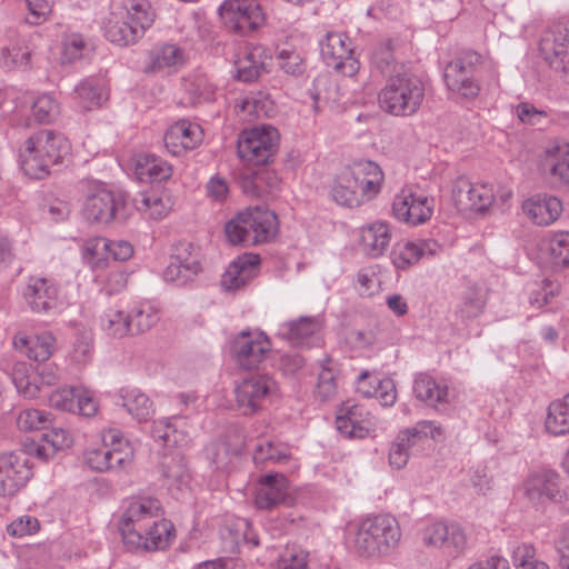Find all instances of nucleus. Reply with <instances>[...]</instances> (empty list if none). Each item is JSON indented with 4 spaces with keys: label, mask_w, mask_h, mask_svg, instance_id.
<instances>
[{
    "label": "nucleus",
    "mask_w": 569,
    "mask_h": 569,
    "mask_svg": "<svg viewBox=\"0 0 569 569\" xmlns=\"http://www.w3.org/2000/svg\"><path fill=\"white\" fill-rule=\"evenodd\" d=\"M70 143L60 132L40 130L29 137L20 149L23 172L33 179H42L69 154Z\"/></svg>",
    "instance_id": "1"
},
{
    "label": "nucleus",
    "mask_w": 569,
    "mask_h": 569,
    "mask_svg": "<svg viewBox=\"0 0 569 569\" xmlns=\"http://www.w3.org/2000/svg\"><path fill=\"white\" fill-rule=\"evenodd\" d=\"M278 218L264 206L249 207L226 223L224 233L232 244L256 246L272 240L278 233Z\"/></svg>",
    "instance_id": "2"
},
{
    "label": "nucleus",
    "mask_w": 569,
    "mask_h": 569,
    "mask_svg": "<svg viewBox=\"0 0 569 569\" xmlns=\"http://www.w3.org/2000/svg\"><path fill=\"white\" fill-rule=\"evenodd\" d=\"M401 538L396 518L379 515L361 521L355 537V550L362 557H380L392 552Z\"/></svg>",
    "instance_id": "3"
},
{
    "label": "nucleus",
    "mask_w": 569,
    "mask_h": 569,
    "mask_svg": "<svg viewBox=\"0 0 569 569\" xmlns=\"http://www.w3.org/2000/svg\"><path fill=\"white\" fill-rule=\"evenodd\" d=\"M123 10L112 12L104 26L107 39L119 46L136 43L154 20L147 0H124Z\"/></svg>",
    "instance_id": "4"
},
{
    "label": "nucleus",
    "mask_w": 569,
    "mask_h": 569,
    "mask_svg": "<svg viewBox=\"0 0 569 569\" xmlns=\"http://www.w3.org/2000/svg\"><path fill=\"white\" fill-rule=\"evenodd\" d=\"M423 98V82L409 71H398L380 91L379 103L382 110L392 116L407 117L418 111Z\"/></svg>",
    "instance_id": "5"
},
{
    "label": "nucleus",
    "mask_w": 569,
    "mask_h": 569,
    "mask_svg": "<svg viewBox=\"0 0 569 569\" xmlns=\"http://www.w3.org/2000/svg\"><path fill=\"white\" fill-rule=\"evenodd\" d=\"M482 62V56L477 51H460L445 68L443 77L448 89L465 98L477 97L481 89L477 72Z\"/></svg>",
    "instance_id": "6"
},
{
    "label": "nucleus",
    "mask_w": 569,
    "mask_h": 569,
    "mask_svg": "<svg viewBox=\"0 0 569 569\" xmlns=\"http://www.w3.org/2000/svg\"><path fill=\"white\" fill-rule=\"evenodd\" d=\"M279 133L268 126L244 131L238 141V154L248 163L260 166L269 163L278 151Z\"/></svg>",
    "instance_id": "7"
},
{
    "label": "nucleus",
    "mask_w": 569,
    "mask_h": 569,
    "mask_svg": "<svg viewBox=\"0 0 569 569\" xmlns=\"http://www.w3.org/2000/svg\"><path fill=\"white\" fill-rule=\"evenodd\" d=\"M160 503L152 498L132 501L122 513L118 528L128 549H137L141 543V532L153 517L158 516Z\"/></svg>",
    "instance_id": "8"
},
{
    "label": "nucleus",
    "mask_w": 569,
    "mask_h": 569,
    "mask_svg": "<svg viewBox=\"0 0 569 569\" xmlns=\"http://www.w3.org/2000/svg\"><path fill=\"white\" fill-rule=\"evenodd\" d=\"M224 26L246 36L264 23V14L254 0H224L219 9Z\"/></svg>",
    "instance_id": "9"
},
{
    "label": "nucleus",
    "mask_w": 569,
    "mask_h": 569,
    "mask_svg": "<svg viewBox=\"0 0 569 569\" xmlns=\"http://www.w3.org/2000/svg\"><path fill=\"white\" fill-rule=\"evenodd\" d=\"M443 437L441 426L433 421L421 420L412 428L398 433L389 451V463L396 469L403 468L409 459V450L419 445L422 440L431 438L439 440Z\"/></svg>",
    "instance_id": "10"
},
{
    "label": "nucleus",
    "mask_w": 569,
    "mask_h": 569,
    "mask_svg": "<svg viewBox=\"0 0 569 569\" xmlns=\"http://www.w3.org/2000/svg\"><path fill=\"white\" fill-rule=\"evenodd\" d=\"M539 48L548 64L569 82V22L549 29L541 38Z\"/></svg>",
    "instance_id": "11"
},
{
    "label": "nucleus",
    "mask_w": 569,
    "mask_h": 569,
    "mask_svg": "<svg viewBox=\"0 0 569 569\" xmlns=\"http://www.w3.org/2000/svg\"><path fill=\"white\" fill-rule=\"evenodd\" d=\"M350 40L345 33L328 32L320 43L321 57L328 67L347 77L355 76L359 68V61L352 57Z\"/></svg>",
    "instance_id": "12"
},
{
    "label": "nucleus",
    "mask_w": 569,
    "mask_h": 569,
    "mask_svg": "<svg viewBox=\"0 0 569 569\" xmlns=\"http://www.w3.org/2000/svg\"><path fill=\"white\" fill-rule=\"evenodd\" d=\"M523 495L536 508L561 502L566 496L560 487L559 475L551 470L531 473L523 482Z\"/></svg>",
    "instance_id": "13"
},
{
    "label": "nucleus",
    "mask_w": 569,
    "mask_h": 569,
    "mask_svg": "<svg viewBox=\"0 0 569 569\" xmlns=\"http://www.w3.org/2000/svg\"><path fill=\"white\" fill-rule=\"evenodd\" d=\"M452 199L461 212H485L493 202L495 194L489 184H473L469 179L459 177L452 186Z\"/></svg>",
    "instance_id": "14"
},
{
    "label": "nucleus",
    "mask_w": 569,
    "mask_h": 569,
    "mask_svg": "<svg viewBox=\"0 0 569 569\" xmlns=\"http://www.w3.org/2000/svg\"><path fill=\"white\" fill-rule=\"evenodd\" d=\"M124 209L123 193L102 189L87 198L83 211L90 221L110 223L113 220L123 219Z\"/></svg>",
    "instance_id": "15"
},
{
    "label": "nucleus",
    "mask_w": 569,
    "mask_h": 569,
    "mask_svg": "<svg viewBox=\"0 0 569 569\" xmlns=\"http://www.w3.org/2000/svg\"><path fill=\"white\" fill-rule=\"evenodd\" d=\"M269 350L270 341L262 332L241 331L231 345L233 359L246 370L258 368Z\"/></svg>",
    "instance_id": "16"
},
{
    "label": "nucleus",
    "mask_w": 569,
    "mask_h": 569,
    "mask_svg": "<svg viewBox=\"0 0 569 569\" xmlns=\"http://www.w3.org/2000/svg\"><path fill=\"white\" fill-rule=\"evenodd\" d=\"M274 385V381L268 376H253L244 379L234 389L238 409L246 416L257 413L272 392Z\"/></svg>",
    "instance_id": "17"
},
{
    "label": "nucleus",
    "mask_w": 569,
    "mask_h": 569,
    "mask_svg": "<svg viewBox=\"0 0 569 569\" xmlns=\"http://www.w3.org/2000/svg\"><path fill=\"white\" fill-rule=\"evenodd\" d=\"M433 212V199L402 190L392 202L393 216L408 224L417 226L428 221Z\"/></svg>",
    "instance_id": "18"
},
{
    "label": "nucleus",
    "mask_w": 569,
    "mask_h": 569,
    "mask_svg": "<svg viewBox=\"0 0 569 569\" xmlns=\"http://www.w3.org/2000/svg\"><path fill=\"white\" fill-rule=\"evenodd\" d=\"M31 477L32 469L26 453L0 456V496L14 495Z\"/></svg>",
    "instance_id": "19"
},
{
    "label": "nucleus",
    "mask_w": 569,
    "mask_h": 569,
    "mask_svg": "<svg viewBox=\"0 0 569 569\" xmlns=\"http://www.w3.org/2000/svg\"><path fill=\"white\" fill-rule=\"evenodd\" d=\"M337 430L349 439H363L375 430V422L362 407L346 401L337 411Z\"/></svg>",
    "instance_id": "20"
},
{
    "label": "nucleus",
    "mask_w": 569,
    "mask_h": 569,
    "mask_svg": "<svg viewBox=\"0 0 569 569\" xmlns=\"http://www.w3.org/2000/svg\"><path fill=\"white\" fill-rule=\"evenodd\" d=\"M343 171L351 178V182L355 183L357 190L361 191L366 201L379 193L383 181V172L376 162L358 160Z\"/></svg>",
    "instance_id": "21"
},
{
    "label": "nucleus",
    "mask_w": 569,
    "mask_h": 569,
    "mask_svg": "<svg viewBox=\"0 0 569 569\" xmlns=\"http://www.w3.org/2000/svg\"><path fill=\"white\" fill-rule=\"evenodd\" d=\"M254 503L261 510H271L279 505L291 506L292 498L288 495L287 478L281 473L261 477Z\"/></svg>",
    "instance_id": "22"
},
{
    "label": "nucleus",
    "mask_w": 569,
    "mask_h": 569,
    "mask_svg": "<svg viewBox=\"0 0 569 569\" xmlns=\"http://www.w3.org/2000/svg\"><path fill=\"white\" fill-rule=\"evenodd\" d=\"M202 140V130L198 124L179 120L163 136L164 147L173 156L194 149Z\"/></svg>",
    "instance_id": "23"
},
{
    "label": "nucleus",
    "mask_w": 569,
    "mask_h": 569,
    "mask_svg": "<svg viewBox=\"0 0 569 569\" xmlns=\"http://www.w3.org/2000/svg\"><path fill=\"white\" fill-rule=\"evenodd\" d=\"M422 539L426 545L448 549L453 555L462 552L466 546V536L461 528L443 522L426 528Z\"/></svg>",
    "instance_id": "24"
},
{
    "label": "nucleus",
    "mask_w": 569,
    "mask_h": 569,
    "mask_svg": "<svg viewBox=\"0 0 569 569\" xmlns=\"http://www.w3.org/2000/svg\"><path fill=\"white\" fill-rule=\"evenodd\" d=\"M260 263L258 254L244 253L232 261L221 278V287L232 291L244 287L256 277L257 267Z\"/></svg>",
    "instance_id": "25"
},
{
    "label": "nucleus",
    "mask_w": 569,
    "mask_h": 569,
    "mask_svg": "<svg viewBox=\"0 0 569 569\" xmlns=\"http://www.w3.org/2000/svg\"><path fill=\"white\" fill-rule=\"evenodd\" d=\"M280 182L277 172L264 167L244 174L241 179V188L248 197L268 200L274 197Z\"/></svg>",
    "instance_id": "26"
},
{
    "label": "nucleus",
    "mask_w": 569,
    "mask_h": 569,
    "mask_svg": "<svg viewBox=\"0 0 569 569\" xmlns=\"http://www.w3.org/2000/svg\"><path fill=\"white\" fill-rule=\"evenodd\" d=\"M321 328V320L317 317H300L297 320L280 326L278 337L297 347H310V340Z\"/></svg>",
    "instance_id": "27"
},
{
    "label": "nucleus",
    "mask_w": 569,
    "mask_h": 569,
    "mask_svg": "<svg viewBox=\"0 0 569 569\" xmlns=\"http://www.w3.org/2000/svg\"><path fill=\"white\" fill-rule=\"evenodd\" d=\"M264 59L261 47L244 48L234 61L237 79L243 82L256 81L266 71Z\"/></svg>",
    "instance_id": "28"
},
{
    "label": "nucleus",
    "mask_w": 569,
    "mask_h": 569,
    "mask_svg": "<svg viewBox=\"0 0 569 569\" xmlns=\"http://www.w3.org/2000/svg\"><path fill=\"white\" fill-rule=\"evenodd\" d=\"M523 209L536 224L548 226L559 218L562 203L556 197H538L527 200Z\"/></svg>",
    "instance_id": "29"
},
{
    "label": "nucleus",
    "mask_w": 569,
    "mask_h": 569,
    "mask_svg": "<svg viewBox=\"0 0 569 569\" xmlns=\"http://www.w3.org/2000/svg\"><path fill=\"white\" fill-rule=\"evenodd\" d=\"M23 295L34 312H46L57 303V289L43 278L31 279Z\"/></svg>",
    "instance_id": "30"
},
{
    "label": "nucleus",
    "mask_w": 569,
    "mask_h": 569,
    "mask_svg": "<svg viewBox=\"0 0 569 569\" xmlns=\"http://www.w3.org/2000/svg\"><path fill=\"white\" fill-rule=\"evenodd\" d=\"M174 538L173 525L166 519L154 521L141 532V543L136 550L157 551L166 549Z\"/></svg>",
    "instance_id": "31"
},
{
    "label": "nucleus",
    "mask_w": 569,
    "mask_h": 569,
    "mask_svg": "<svg viewBox=\"0 0 569 569\" xmlns=\"http://www.w3.org/2000/svg\"><path fill=\"white\" fill-rule=\"evenodd\" d=\"M390 239V229L387 223L375 222L361 229L363 250L371 257L381 256L388 248Z\"/></svg>",
    "instance_id": "32"
},
{
    "label": "nucleus",
    "mask_w": 569,
    "mask_h": 569,
    "mask_svg": "<svg viewBox=\"0 0 569 569\" xmlns=\"http://www.w3.org/2000/svg\"><path fill=\"white\" fill-rule=\"evenodd\" d=\"M397 44L395 40L388 39L376 46L372 52V64L388 79L398 71H408L403 63H398L395 57Z\"/></svg>",
    "instance_id": "33"
},
{
    "label": "nucleus",
    "mask_w": 569,
    "mask_h": 569,
    "mask_svg": "<svg viewBox=\"0 0 569 569\" xmlns=\"http://www.w3.org/2000/svg\"><path fill=\"white\" fill-rule=\"evenodd\" d=\"M54 343L56 338L50 332H43L32 339L19 338L14 340L17 348H24V353L28 358L39 362L46 361L51 357Z\"/></svg>",
    "instance_id": "34"
},
{
    "label": "nucleus",
    "mask_w": 569,
    "mask_h": 569,
    "mask_svg": "<svg viewBox=\"0 0 569 569\" xmlns=\"http://www.w3.org/2000/svg\"><path fill=\"white\" fill-rule=\"evenodd\" d=\"M136 172L142 181H162L170 178L171 167L154 154H140L137 160Z\"/></svg>",
    "instance_id": "35"
},
{
    "label": "nucleus",
    "mask_w": 569,
    "mask_h": 569,
    "mask_svg": "<svg viewBox=\"0 0 569 569\" xmlns=\"http://www.w3.org/2000/svg\"><path fill=\"white\" fill-rule=\"evenodd\" d=\"M332 199L340 206L355 208L366 202L361 191H358L351 178L342 170L331 188Z\"/></svg>",
    "instance_id": "36"
},
{
    "label": "nucleus",
    "mask_w": 569,
    "mask_h": 569,
    "mask_svg": "<svg viewBox=\"0 0 569 569\" xmlns=\"http://www.w3.org/2000/svg\"><path fill=\"white\" fill-rule=\"evenodd\" d=\"M545 427L552 436L569 433V393L549 405Z\"/></svg>",
    "instance_id": "37"
},
{
    "label": "nucleus",
    "mask_w": 569,
    "mask_h": 569,
    "mask_svg": "<svg viewBox=\"0 0 569 569\" xmlns=\"http://www.w3.org/2000/svg\"><path fill=\"white\" fill-rule=\"evenodd\" d=\"M413 392L417 399L430 405L445 402L448 396L447 388L440 387L428 373H419L413 381Z\"/></svg>",
    "instance_id": "38"
},
{
    "label": "nucleus",
    "mask_w": 569,
    "mask_h": 569,
    "mask_svg": "<svg viewBox=\"0 0 569 569\" xmlns=\"http://www.w3.org/2000/svg\"><path fill=\"white\" fill-rule=\"evenodd\" d=\"M121 398L123 407L138 421H147L154 412L153 402L139 389L126 390Z\"/></svg>",
    "instance_id": "39"
},
{
    "label": "nucleus",
    "mask_w": 569,
    "mask_h": 569,
    "mask_svg": "<svg viewBox=\"0 0 569 569\" xmlns=\"http://www.w3.org/2000/svg\"><path fill=\"white\" fill-rule=\"evenodd\" d=\"M160 467L163 478L171 485H182L190 478L184 458L178 450L164 453Z\"/></svg>",
    "instance_id": "40"
},
{
    "label": "nucleus",
    "mask_w": 569,
    "mask_h": 569,
    "mask_svg": "<svg viewBox=\"0 0 569 569\" xmlns=\"http://www.w3.org/2000/svg\"><path fill=\"white\" fill-rule=\"evenodd\" d=\"M124 461V455L119 448H102L87 453V463L97 471H107L120 468Z\"/></svg>",
    "instance_id": "41"
},
{
    "label": "nucleus",
    "mask_w": 569,
    "mask_h": 569,
    "mask_svg": "<svg viewBox=\"0 0 569 569\" xmlns=\"http://www.w3.org/2000/svg\"><path fill=\"white\" fill-rule=\"evenodd\" d=\"M368 377H370L368 371L361 372V375L358 377L359 391L362 392L366 397H376L385 407L392 406L397 399L396 385L393 380L389 378L379 380L373 390H371L363 387L365 380Z\"/></svg>",
    "instance_id": "42"
},
{
    "label": "nucleus",
    "mask_w": 569,
    "mask_h": 569,
    "mask_svg": "<svg viewBox=\"0 0 569 569\" xmlns=\"http://www.w3.org/2000/svg\"><path fill=\"white\" fill-rule=\"evenodd\" d=\"M548 161L551 162L550 174L569 190V148L558 146L548 150Z\"/></svg>",
    "instance_id": "43"
},
{
    "label": "nucleus",
    "mask_w": 569,
    "mask_h": 569,
    "mask_svg": "<svg viewBox=\"0 0 569 569\" xmlns=\"http://www.w3.org/2000/svg\"><path fill=\"white\" fill-rule=\"evenodd\" d=\"M486 300L481 289L477 286H470L462 296V301L457 315L463 320H472L479 317L485 308Z\"/></svg>",
    "instance_id": "44"
},
{
    "label": "nucleus",
    "mask_w": 569,
    "mask_h": 569,
    "mask_svg": "<svg viewBox=\"0 0 569 569\" xmlns=\"http://www.w3.org/2000/svg\"><path fill=\"white\" fill-rule=\"evenodd\" d=\"M133 336L151 329L158 321V310L149 303H141L129 313Z\"/></svg>",
    "instance_id": "45"
},
{
    "label": "nucleus",
    "mask_w": 569,
    "mask_h": 569,
    "mask_svg": "<svg viewBox=\"0 0 569 569\" xmlns=\"http://www.w3.org/2000/svg\"><path fill=\"white\" fill-rule=\"evenodd\" d=\"M108 248V239L102 237L90 238L82 244V259L91 268H100L104 264Z\"/></svg>",
    "instance_id": "46"
},
{
    "label": "nucleus",
    "mask_w": 569,
    "mask_h": 569,
    "mask_svg": "<svg viewBox=\"0 0 569 569\" xmlns=\"http://www.w3.org/2000/svg\"><path fill=\"white\" fill-rule=\"evenodd\" d=\"M133 201L138 210L148 212L150 218L156 220L167 216L170 209L169 199L164 201L162 197L154 192L140 193Z\"/></svg>",
    "instance_id": "47"
},
{
    "label": "nucleus",
    "mask_w": 569,
    "mask_h": 569,
    "mask_svg": "<svg viewBox=\"0 0 569 569\" xmlns=\"http://www.w3.org/2000/svg\"><path fill=\"white\" fill-rule=\"evenodd\" d=\"M547 249L555 268L569 267V232L553 234L548 241Z\"/></svg>",
    "instance_id": "48"
},
{
    "label": "nucleus",
    "mask_w": 569,
    "mask_h": 569,
    "mask_svg": "<svg viewBox=\"0 0 569 569\" xmlns=\"http://www.w3.org/2000/svg\"><path fill=\"white\" fill-rule=\"evenodd\" d=\"M102 328L108 336L113 338L133 336L129 315H124L120 310L108 312L103 319Z\"/></svg>",
    "instance_id": "49"
},
{
    "label": "nucleus",
    "mask_w": 569,
    "mask_h": 569,
    "mask_svg": "<svg viewBox=\"0 0 569 569\" xmlns=\"http://www.w3.org/2000/svg\"><path fill=\"white\" fill-rule=\"evenodd\" d=\"M152 71L183 63V52L174 44H164L151 56Z\"/></svg>",
    "instance_id": "50"
},
{
    "label": "nucleus",
    "mask_w": 569,
    "mask_h": 569,
    "mask_svg": "<svg viewBox=\"0 0 569 569\" xmlns=\"http://www.w3.org/2000/svg\"><path fill=\"white\" fill-rule=\"evenodd\" d=\"M171 260L179 264H184V271L187 274H198L201 271L199 253L190 242L179 243L176 247L174 254L171 256Z\"/></svg>",
    "instance_id": "51"
},
{
    "label": "nucleus",
    "mask_w": 569,
    "mask_h": 569,
    "mask_svg": "<svg viewBox=\"0 0 569 569\" xmlns=\"http://www.w3.org/2000/svg\"><path fill=\"white\" fill-rule=\"evenodd\" d=\"M49 416L37 409H27L17 417V426L20 430H46L50 426Z\"/></svg>",
    "instance_id": "52"
},
{
    "label": "nucleus",
    "mask_w": 569,
    "mask_h": 569,
    "mask_svg": "<svg viewBox=\"0 0 569 569\" xmlns=\"http://www.w3.org/2000/svg\"><path fill=\"white\" fill-rule=\"evenodd\" d=\"M391 257L396 268L407 269L421 259V249H418L417 242L397 244L392 250Z\"/></svg>",
    "instance_id": "53"
},
{
    "label": "nucleus",
    "mask_w": 569,
    "mask_h": 569,
    "mask_svg": "<svg viewBox=\"0 0 569 569\" xmlns=\"http://www.w3.org/2000/svg\"><path fill=\"white\" fill-rule=\"evenodd\" d=\"M516 113L518 119L532 127L543 128L550 120L547 111L537 109L530 102H521L516 107Z\"/></svg>",
    "instance_id": "54"
},
{
    "label": "nucleus",
    "mask_w": 569,
    "mask_h": 569,
    "mask_svg": "<svg viewBox=\"0 0 569 569\" xmlns=\"http://www.w3.org/2000/svg\"><path fill=\"white\" fill-rule=\"evenodd\" d=\"M517 569H550L549 566L536 558V549L531 545H520L513 550Z\"/></svg>",
    "instance_id": "55"
},
{
    "label": "nucleus",
    "mask_w": 569,
    "mask_h": 569,
    "mask_svg": "<svg viewBox=\"0 0 569 569\" xmlns=\"http://www.w3.org/2000/svg\"><path fill=\"white\" fill-rule=\"evenodd\" d=\"M76 93L80 99L84 109H92L99 107L102 100V90L96 86L91 80L82 81L77 88Z\"/></svg>",
    "instance_id": "56"
},
{
    "label": "nucleus",
    "mask_w": 569,
    "mask_h": 569,
    "mask_svg": "<svg viewBox=\"0 0 569 569\" xmlns=\"http://www.w3.org/2000/svg\"><path fill=\"white\" fill-rule=\"evenodd\" d=\"M18 391L22 393L26 398H36L40 391L39 386L36 381L30 380V376L27 375V366L26 363H18L13 370L12 378Z\"/></svg>",
    "instance_id": "57"
},
{
    "label": "nucleus",
    "mask_w": 569,
    "mask_h": 569,
    "mask_svg": "<svg viewBox=\"0 0 569 569\" xmlns=\"http://www.w3.org/2000/svg\"><path fill=\"white\" fill-rule=\"evenodd\" d=\"M32 114L39 123L50 122L58 114V104L50 96L43 94L33 102Z\"/></svg>",
    "instance_id": "58"
},
{
    "label": "nucleus",
    "mask_w": 569,
    "mask_h": 569,
    "mask_svg": "<svg viewBox=\"0 0 569 569\" xmlns=\"http://www.w3.org/2000/svg\"><path fill=\"white\" fill-rule=\"evenodd\" d=\"M89 43L79 33L66 36L63 40V58L71 62L80 59L88 51Z\"/></svg>",
    "instance_id": "59"
},
{
    "label": "nucleus",
    "mask_w": 569,
    "mask_h": 569,
    "mask_svg": "<svg viewBox=\"0 0 569 569\" xmlns=\"http://www.w3.org/2000/svg\"><path fill=\"white\" fill-rule=\"evenodd\" d=\"M76 391L73 388H62L49 396L50 406L62 411H76Z\"/></svg>",
    "instance_id": "60"
},
{
    "label": "nucleus",
    "mask_w": 569,
    "mask_h": 569,
    "mask_svg": "<svg viewBox=\"0 0 569 569\" xmlns=\"http://www.w3.org/2000/svg\"><path fill=\"white\" fill-rule=\"evenodd\" d=\"M280 68L288 74L298 77L305 72L303 60L296 51L282 50L278 54Z\"/></svg>",
    "instance_id": "61"
},
{
    "label": "nucleus",
    "mask_w": 569,
    "mask_h": 569,
    "mask_svg": "<svg viewBox=\"0 0 569 569\" xmlns=\"http://www.w3.org/2000/svg\"><path fill=\"white\" fill-rule=\"evenodd\" d=\"M39 529V521L37 518L26 516L12 521L7 531L13 537H23L37 532Z\"/></svg>",
    "instance_id": "62"
},
{
    "label": "nucleus",
    "mask_w": 569,
    "mask_h": 569,
    "mask_svg": "<svg viewBox=\"0 0 569 569\" xmlns=\"http://www.w3.org/2000/svg\"><path fill=\"white\" fill-rule=\"evenodd\" d=\"M151 435L156 440H161L168 446L170 443H178L177 430L168 419L154 421L152 425Z\"/></svg>",
    "instance_id": "63"
},
{
    "label": "nucleus",
    "mask_w": 569,
    "mask_h": 569,
    "mask_svg": "<svg viewBox=\"0 0 569 569\" xmlns=\"http://www.w3.org/2000/svg\"><path fill=\"white\" fill-rule=\"evenodd\" d=\"M92 353V339L90 336L81 333L76 338L72 349V360L78 363H86Z\"/></svg>",
    "instance_id": "64"
}]
</instances>
